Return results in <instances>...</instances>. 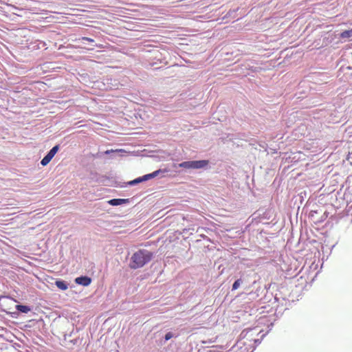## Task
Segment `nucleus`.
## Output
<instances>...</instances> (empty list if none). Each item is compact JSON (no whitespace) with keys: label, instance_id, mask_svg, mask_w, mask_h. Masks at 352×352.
I'll list each match as a JSON object with an SVG mask.
<instances>
[{"label":"nucleus","instance_id":"dca6fc26","mask_svg":"<svg viewBox=\"0 0 352 352\" xmlns=\"http://www.w3.org/2000/svg\"><path fill=\"white\" fill-rule=\"evenodd\" d=\"M111 151H107L105 152V153H107H107H110V152H111Z\"/></svg>","mask_w":352,"mask_h":352},{"label":"nucleus","instance_id":"423d86ee","mask_svg":"<svg viewBox=\"0 0 352 352\" xmlns=\"http://www.w3.org/2000/svg\"><path fill=\"white\" fill-rule=\"evenodd\" d=\"M16 307L18 311L25 314H27L30 311V308L26 305H18Z\"/></svg>","mask_w":352,"mask_h":352},{"label":"nucleus","instance_id":"1a4fd4ad","mask_svg":"<svg viewBox=\"0 0 352 352\" xmlns=\"http://www.w3.org/2000/svg\"><path fill=\"white\" fill-rule=\"evenodd\" d=\"M340 38H350L352 36V29L349 30L343 31L340 35Z\"/></svg>","mask_w":352,"mask_h":352},{"label":"nucleus","instance_id":"f257e3e1","mask_svg":"<svg viewBox=\"0 0 352 352\" xmlns=\"http://www.w3.org/2000/svg\"><path fill=\"white\" fill-rule=\"evenodd\" d=\"M152 257V252L146 250H140L132 255L129 266L131 269L142 267L148 263Z\"/></svg>","mask_w":352,"mask_h":352},{"label":"nucleus","instance_id":"6e6552de","mask_svg":"<svg viewBox=\"0 0 352 352\" xmlns=\"http://www.w3.org/2000/svg\"><path fill=\"white\" fill-rule=\"evenodd\" d=\"M160 172V170H158L154 171L152 173L147 174V175L142 176L144 181H146L149 179H152V178L156 177L159 174Z\"/></svg>","mask_w":352,"mask_h":352},{"label":"nucleus","instance_id":"9d476101","mask_svg":"<svg viewBox=\"0 0 352 352\" xmlns=\"http://www.w3.org/2000/svg\"><path fill=\"white\" fill-rule=\"evenodd\" d=\"M58 145H56L48 152L47 155H50V157L52 159L54 156L56 155V153L58 152Z\"/></svg>","mask_w":352,"mask_h":352},{"label":"nucleus","instance_id":"2eb2a0df","mask_svg":"<svg viewBox=\"0 0 352 352\" xmlns=\"http://www.w3.org/2000/svg\"><path fill=\"white\" fill-rule=\"evenodd\" d=\"M82 40L83 41H89L90 43H93L94 42V40L91 38H89V37H86V36H83L82 37Z\"/></svg>","mask_w":352,"mask_h":352},{"label":"nucleus","instance_id":"0eeeda50","mask_svg":"<svg viewBox=\"0 0 352 352\" xmlns=\"http://www.w3.org/2000/svg\"><path fill=\"white\" fill-rule=\"evenodd\" d=\"M252 336L253 333L252 329L243 331L241 334L242 339L246 338L247 340H249V338H250Z\"/></svg>","mask_w":352,"mask_h":352},{"label":"nucleus","instance_id":"9b49d317","mask_svg":"<svg viewBox=\"0 0 352 352\" xmlns=\"http://www.w3.org/2000/svg\"><path fill=\"white\" fill-rule=\"evenodd\" d=\"M52 160V158L50 157V155H46L41 160V164L43 166H46L50 163V162Z\"/></svg>","mask_w":352,"mask_h":352},{"label":"nucleus","instance_id":"f03ea898","mask_svg":"<svg viewBox=\"0 0 352 352\" xmlns=\"http://www.w3.org/2000/svg\"><path fill=\"white\" fill-rule=\"evenodd\" d=\"M208 163V160L187 161L182 162L178 165L174 164L173 166H179L186 169H199L206 166Z\"/></svg>","mask_w":352,"mask_h":352},{"label":"nucleus","instance_id":"f8f14e48","mask_svg":"<svg viewBox=\"0 0 352 352\" xmlns=\"http://www.w3.org/2000/svg\"><path fill=\"white\" fill-rule=\"evenodd\" d=\"M241 283H242L241 279H237L236 280H235L232 285V290L237 289L240 287Z\"/></svg>","mask_w":352,"mask_h":352},{"label":"nucleus","instance_id":"39448f33","mask_svg":"<svg viewBox=\"0 0 352 352\" xmlns=\"http://www.w3.org/2000/svg\"><path fill=\"white\" fill-rule=\"evenodd\" d=\"M55 284L58 288L63 291L68 288L67 284L63 280H56Z\"/></svg>","mask_w":352,"mask_h":352},{"label":"nucleus","instance_id":"4468645a","mask_svg":"<svg viewBox=\"0 0 352 352\" xmlns=\"http://www.w3.org/2000/svg\"><path fill=\"white\" fill-rule=\"evenodd\" d=\"M171 338H173V333L171 332H168L166 335H165V340H170Z\"/></svg>","mask_w":352,"mask_h":352},{"label":"nucleus","instance_id":"7ed1b4c3","mask_svg":"<svg viewBox=\"0 0 352 352\" xmlns=\"http://www.w3.org/2000/svg\"><path fill=\"white\" fill-rule=\"evenodd\" d=\"M75 282L83 286H88L91 282V279L88 276H80L76 278Z\"/></svg>","mask_w":352,"mask_h":352},{"label":"nucleus","instance_id":"20e7f679","mask_svg":"<svg viewBox=\"0 0 352 352\" xmlns=\"http://www.w3.org/2000/svg\"><path fill=\"white\" fill-rule=\"evenodd\" d=\"M126 201V200L124 199H111L109 201V203L111 206H118V205H121V204L125 203Z\"/></svg>","mask_w":352,"mask_h":352},{"label":"nucleus","instance_id":"ddd939ff","mask_svg":"<svg viewBox=\"0 0 352 352\" xmlns=\"http://www.w3.org/2000/svg\"><path fill=\"white\" fill-rule=\"evenodd\" d=\"M141 182H144L143 177H138L131 182H129L130 184H135L140 183Z\"/></svg>","mask_w":352,"mask_h":352}]
</instances>
